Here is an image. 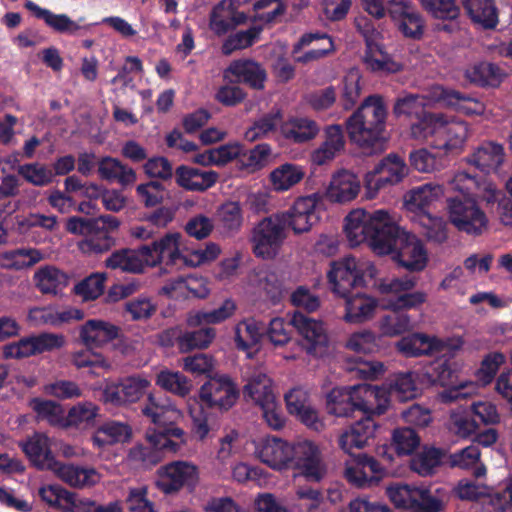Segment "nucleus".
Segmentation results:
<instances>
[{"mask_svg":"<svg viewBox=\"0 0 512 512\" xmlns=\"http://www.w3.org/2000/svg\"><path fill=\"white\" fill-rule=\"evenodd\" d=\"M351 458L352 463H347L345 469V477L349 483L358 488H365L380 481L384 469L374 457L359 452Z\"/></svg>","mask_w":512,"mask_h":512,"instance_id":"obj_19","label":"nucleus"},{"mask_svg":"<svg viewBox=\"0 0 512 512\" xmlns=\"http://www.w3.org/2000/svg\"><path fill=\"white\" fill-rule=\"evenodd\" d=\"M447 347V341L418 332L403 336L396 343L397 350L407 358L441 353Z\"/></svg>","mask_w":512,"mask_h":512,"instance_id":"obj_21","label":"nucleus"},{"mask_svg":"<svg viewBox=\"0 0 512 512\" xmlns=\"http://www.w3.org/2000/svg\"><path fill=\"white\" fill-rule=\"evenodd\" d=\"M316 194L297 199L292 208L284 212L287 215V228L291 227L295 233H304L318 220Z\"/></svg>","mask_w":512,"mask_h":512,"instance_id":"obj_26","label":"nucleus"},{"mask_svg":"<svg viewBox=\"0 0 512 512\" xmlns=\"http://www.w3.org/2000/svg\"><path fill=\"white\" fill-rule=\"evenodd\" d=\"M406 233L405 229L392 221L386 210H376L367 244L378 255L392 254L397 245L402 243V234Z\"/></svg>","mask_w":512,"mask_h":512,"instance_id":"obj_10","label":"nucleus"},{"mask_svg":"<svg viewBox=\"0 0 512 512\" xmlns=\"http://www.w3.org/2000/svg\"><path fill=\"white\" fill-rule=\"evenodd\" d=\"M282 132L287 139L302 143L315 136V123L306 118H293L282 126Z\"/></svg>","mask_w":512,"mask_h":512,"instance_id":"obj_55","label":"nucleus"},{"mask_svg":"<svg viewBox=\"0 0 512 512\" xmlns=\"http://www.w3.org/2000/svg\"><path fill=\"white\" fill-rule=\"evenodd\" d=\"M98 406L92 402H81L74 405L65 417L64 426H80L94 421L98 415Z\"/></svg>","mask_w":512,"mask_h":512,"instance_id":"obj_62","label":"nucleus"},{"mask_svg":"<svg viewBox=\"0 0 512 512\" xmlns=\"http://www.w3.org/2000/svg\"><path fill=\"white\" fill-rule=\"evenodd\" d=\"M425 99L419 95L408 94L403 97H398L393 106V114L398 119H405L408 124L425 108Z\"/></svg>","mask_w":512,"mask_h":512,"instance_id":"obj_52","label":"nucleus"},{"mask_svg":"<svg viewBox=\"0 0 512 512\" xmlns=\"http://www.w3.org/2000/svg\"><path fill=\"white\" fill-rule=\"evenodd\" d=\"M345 299L344 320L347 323L360 324L372 318L377 301L360 291L351 293Z\"/></svg>","mask_w":512,"mask_h":512,"instance_id":"obj_31","label":"nucleus"},{"mask_svg":"<svg viewBox=\"0 0 512 512\" xmlns=\"http://www.w3.org/2000/svg\"><path fill=\"white\" fill-rule=\"evenodd\" d=\"M105 265L110 269H119L128 273H142L148 268L142 246L138 249L123 248L114 251L105 260Z\"/></svg>","mask_w":512,"mask_h":512,"instance_id":"obj_30","label":"nucleus"},{"mask_svg":"<svg viewBox=\"0 0 512 512\" xmlns=\"http://www.w3.org/2000/svg\"><path fill=\"white\" fill-rule=\"evenodd\" d=\"M450 428L457 436L471 439L479 429V423L472 412L467 409L451 414Z\"/></svg>","mask_w":512,"mask_h":512,"instance_id":"obj_58","label":"nucleus"},{"mask_svg":"<svg viewBox=\"0 0 512 512\" xmlns=\"http://www.w3.org/2000/svg\"><path fill=\"white\" fill-rule=\"evenodd\" d=\"M415 285L416 280L414 278L405 277L381 280L377 287L381 294H398L396 299L391 302L390 307L403 311L417 308L426 301L427 295L425 292H407Z\"/></svg>","mask_w":512,"mask_h":512,"instance_id":"obj_16","label":"nucleus"},{"mask_svg":"<svg viewBox=\"0 0 512 512\" xmlns=\"http://www.w3.org/2000/svg\"><path fill=\"white\" fill-rule=\"evenodd\" d=\"M94 348L76 351L72 354V363L78 368H101L105 371L111 369V363L100 353L94 352Z\"/></svg>","mask_w":512,"mask_h":512,"instance_id":"obj_64","label":"nucleus"},{"mask_svg":"<svg viewBox=\"0 0 512 512\" xmlns=\"http://www.w3.org/2000/svg\"><path fill=\"white\" fill-rule=\"evenodd\" d=\"M19 174L34 185H45L53 178V170L44 162H26L18 167Z\"/></svg>","mask_w":512,"mask_h":512,"instance_id":"obj_60","label":"nucleus"},{"mask_svg":"<svg viewBox=\"0 0 512 512\" xmlns=\"http://www.w3.org/2000/svg\"><path fill=\"white\" fill-rule=\"evenodd\" d=\"M141 411L158 427L177 423L183 418V412L169 398L157 397L152 393L148 395Z\"/></svg>","mask_w":512,"mask_h":512,"instance_id":"obj_22","label":"nucleus"},{"mask_svg":"<svg viewBox=\"0 0 512 512\" xmlns=\"http://www.w3.org/2000/svg\"><path fill=\"white\" fill-rule=\"evenodd\" d=\"M292 453V443L275 436L264 437L254 442L255 456L275 470L288 468Z\"/></svg>","mask_w":512,"mask_h":512,"instance_id":"obj_17","label":"nucleus"},{"mask_svg":"<svg viewBox=\"0 0 512 512\" xmlns=\"http://www.w3.org/2000/svg\"><path fill=\"white\" fill-rule=\"evenodd\" d=\"M51 445V439L40 432L19 443L33 465L38 469L54 472L58 478L72 487L89 488L101 481V473L93 467L58 462L51 451Z\"/></svg>","mask_w":512,"mask_h":512,"instance_id":"obj_3","label":"nucleus"},{"mask_svg":"<svg viewBox=\"0 0 512 512\" xmlns=\"http://www.w3.org/2000/svg\"><path fill=\"white\" fill-rule=\"evenodd\" d=\"M287 215L275 213L259 221L252 230L254 254L262 259L276 257L287 238Z\"/></svg>","mask_w":512,"mask_h":512,"instance_id":"obj_5","label":"nucleus"},{"mask_svg":"<svg viewBox=\"0 0 512 512\" xmlns=\"http://www.w3.org/2000/svg\"><path fill=\"white\" fill-rule=\"evenodd\" d=\"M439 194V187L425 184L412 189L406 196L405 205L408 210L429 216V206Z\"/></svg>","mask_w":512,"mask_h":512,"instance_id":"obj_45","label":"nucleus"},{"mask_svg":"<svg viewBox=\"0 0 512 512\" xmlns=\"http://www.w3.org/2000/svg\"><path fill=\"white\" fill-rule=\"evenodd\" d=\"M64 345L65 337L62 334L44 332L4 345L2 355L6 359H23L60 349Z\"/></svg>","mask_w":512,"mask_h":512,"instance_id":"obj_8","label":"nucleus"},{"mask_svg":"<svg viewBox=\"0 0 512 512\" xmlns=\"http://www.w3.org/2000/svg\"><path fill=\"white\" fill-rule=\"evenodd\" d=\"M363 61L372 72L398 73L403 70V64L396 61L377 41L365 48Z\"/></svg>","mask_w":512,"mask_h":512,"instance_id":"obj_33","label":"nucleus"},{"mask_svg":"<svg viewBox=\"0 0 512 512\" xmlns=\"http://www.w3.org/2000/svg\"><path fill=\"white\" fill-rule=\"evenodd\" d=\"M176 180L187 190L204 191L215 184L217 174L211 170L180 166L176 170Z\"/></svg>","mask_w":512,"mask_h":512,"instance_id":"obj_35","label":"nucleus"},{"mask_svg":"<svg viewBox=\"0 0 512 512\" xmlns=\"http://www.w3.org/2000/svg\"><path fill=\"white\" fill-rule=\"evenodd\" d=\"M359 191L358 177L349 171L341 170L333 175L325 197L331 202L343 204L355 199Z\"/></svg>","mask_w":512,"mask_h":512,"instance_id":"obj_28","label":"nucleus"},{"mask_svg":"<svg viewBox=\"0 0 512 512\" xmlns=\"http://www.w3.org/2000/svg\"><path fill=\"white\" fill-rule=\"evenodd\" d=\"M448 218L460 232L479 236L488 226L485 212L478 206L475 199L456 196L447 199Z\"/></svg>","mask_w":512,"mask_h":512,"instance_id":"obj_6","label":"nucleus"},{"mask_svg":"<svg viewBox=\"0 0 512 512\" xmlns=\"http://www.w3.org/2000/svg\"><path fill=\"white\" fill-rule=\"evenodd\" d=\"M263 327L254 319H247L237 324L235 328V342L239 349L247 351V356L252 357L248 350L258 344L262 337Z\"/></svg>","mask_w":512,"mask_h":512,"instance_id":"obj_46","label":"nucleus"},{"mask_svg":"<svg viewBox=\"0 0 512 512\" xmlns=\"http://www.w3.org/2000/svg\"><path fill=\"white\" fill-rule=\"evenodd\" d=\"M261 31V27L252 26L247 30H241L229 35L222 44V53L224 55H230L236 50H241L252 46L259 37Z\"/></svg>","mask_w":512,"mask_h":512,"instance_id":"obj_53","label":"nucleus"},{"mask_svg":"<svg viewBox=\"0 0 512 512\" xmlns=\"http://www.w3.org/2000/svg\"><path fill=\"white\" fill-rule=\"evenodd\" d=\"M419 487L404 483H395L386 488V495L397 508L411 510L415 506Z\"/></svg>","mask_w":512,"mask_h":512,"instance_id":"obj_51","label":"nucleus"},{"mask_svg":"<svg viewBox=\"0 0 512 512\" xmlns=\"http://www.w3.org/2000/svg\"><path fill=\"white\" fill-rule=\"evenodd\" d=\"M146 440L148 445L137 444L128 453L129 460L142 467L147 468L158 464L163 459L164 452L176 453L179 451L178 444L168 441L161 434H156L155 430L147 431Z\"/></svg>","mask_w":512,"mask_h":512,"instance_id":"obj_13","label":"nucleus"},{"mask_svg":"<svg viewBox=\"0 0 512 512\" xmlns=\"http://www.w3.org/2000/svg\"><path fill=\"white\" fill-rule=\"evenodd\" d=\"M345 145L343 129L340 125L328 126L325 130V140L322 142V160L335 157Z\"/></svg>","mask_w":512,"mask_h":512,"instance_id":"obj_63","label":"nucleus"},{"mask_svg":"<svg viewBox=\"0 0 512 512\" xmlns=\"http://www.w3.org/2000/svg\"><path fill=\"white\" fill-rule=\"evenodd\" d=\"M467 79L478 86H498L501 82L502 70L497 64L479 62L468 68L465 73Z\"/></svg>","mask_w":512,"mask_h":512,"instance_id":"obj_44","label":"nucleus"},{"mask_svg":"<svg viewBox=\"0 0 512 512\" xmlns=\"http://www.w3.org/2000/svg\"><path fill=\"white\" fill-rule=\"evenodd\" d=\"M119 334V328L104 320L92 319L86 321L79 328V338L87 348H101Z\"/></svg>","mask_w":512,"mask_h":512,"instance_id":"obj_25","label":"nucleus"},{"mask_svg":"<svg viewBox=\"0 0 512 512\" xmlns=\"http://www.w3.org/2000/svg\"><path fill=\"white\" fill-rule=\"evenodd\" d=\"M35 287L44 295H57L69 283L68 275L59 268L45 265L38 268L33 275Z\"/></svg>","mask_w":512,"mask_h":512,"instance_id":"obj_32","label":"nucleus"},{"mask_svg":"<svg viewBox=\"0 0 512 512\" xmlns=\"http://www.w3.org/2000/svg\"><path fill=\"white\" fill-rule=\"evenodd\" d=\"M410 328V316L399 309L392 308V311L380 320L381 332L386 336L400 335L407 332Z\"/></svg>","mask_w":512,"mask_h":512,"instance_id":"obj_54","label":"nucleus"},{"mask_svg":"<svg viewBox=\"0 0 512 512\" xmlns=\"http://www.w3.org/2000/svg\"><path fill=\"white\" fill-rule=\"evenodd\" d=\"M215 336V329L211 327L185 332L178 337V348L182 353H187L194 349H205L212 343Z\"/></svg>","mask_w":512,"mask_h":512,"instance_id":"obj_50","label":"nucleus"},{"mask_svg":"<svg viewBox=\"0 0 512 512\" xmlns=\"http://www.w3.org/2000/svg\"><path fill=\"white\" fill-rule=\"evenodd\" d=\"M402 240L393 252V259L409 271L423 270L427 264V253L422 242L408 231L402 234Z\"/></svg>","mask_w":512,"mask_h":512,"instance_id":"obj_20","label":"nucleus"},{"mask_svg":"<svg viewBox=\"0 0 512 512\" xmlns=\"http://www.w3.org/2000/svg\"><path fill=\"white\" fill-rule=\"evenodd\" d=\"M444 455L445 451L441 448L424 446L422 451L411 459V469L423 477L431 476L441 465Z\"/></svg>","mask_w":512,"mask_h":512,"instance_id":"obj_43","label":"nucleus"},{"mask_svg":"<svg viewBox=\"0 0 512 512\" xmlns=\"http://www.w3.org/2000/svg\"><path fill=\"white\" fill-rule=\"evenodd\" d=\"M132 437L131 427L122 422L108 421L100 425L91 437L92 444L100 451L109 446L128 442Z\"/></svg>","mask_w":512,"mask_h":512,"instance_id":"obj_29","label":"nucleus"},{"mask_svg":"<svg viewBox=\"0 0 512 512\" xmlns=\"http://www.w3.org/2000/svg\"><path fill=\"white\" fill-rule=\"evenodd\" d=\"M426 375L433 385L453 387V389L444 390L441 393V399L443 402H452L459 397L460 391L455 388L457 385L456 370L452 368L449 359H437L431 362V364L426 368Z\"/></svg>","mask_w":512,"mask_h":512,"instance_id":"obj_24","label":"nucleus"},{"mask_svg":"<svg viewBox=\"0 0 512 512\" xmlns=\"http://www.w3.org/2000/svg\"><path fill=\"white\" fill-rule=\"evenodd\" d=\"M361 74L358 69H350L341 82L339 105L344 110L352 109L358 102L361 94Z\"/></svg>","mask_w":512,"mask_h":512,"instance_id":"obj_47","label":"nucleus"},{"mask_svg":"<svg viewBox=\"0 0 512 512\" xmlns=\"http://www.w3.org/2000/svg\"><path fill=\"white\" fill-rule=\"evenodd\" d=\"M388 399L384 398L383 402L379 401L375 408L369 410L368 413L361 414L360 419L352 424L339 437L340 448L350 456L357 455L353 450H361L368 445L369 440L373 439L378 428L374 415H382L388 408Z\"/></svg>","mask_w":512,"mask_h":512,"instance_id":"obj_7","label":"nucleus"},{"mask_svg":"<svg viewBox=\"0 0 512 512\" xmlns=\"http://www.w3.org/2000/svg\"><path fill=\"white\" fill-rule=\"evenodd\" d=\"M410 136L416 140H424L429 136L445 134L442 139L429 148L412 150L408 160H437L443 156L457 155L466 140L467 127L463 123L448 126V119L443 113L424 110L409 123Z\"/></svg>","mask_w":512,"mask_h":512,"instance_id":"obj_1","label":"nucleus"},{"mask_svg":"<svg viewBox=\"0 0 512 512\" xmlns=\"http://www.w3.org/2000/svg\"><path fill=\"white\" fill-rule=\"evenodd\" d=\"M199 396L208 407L227 411L236 403L239 392L230 378L219 377L203 384Z\"/></svg>","mask_w":512,"mask_h":512,"instance_id":"obj_18","label":"nucleus"},{"mask_svg":"<svg viewBox=\"0 0 512 512\" xmlns=\"http://www.w3.org/2000/svg\"><path fill=\"white\" fill-rule=\"evenodd\" d=\"M390 393L401 402L412 400L418 395V388L411 372L399 373L390 383Z\"/></svg>","mask_w":512,"mask_h":512,"instance_id":"obj_56","label":"nucleus"},{"mask_svg":"<svg viewBox=\"0 0 512 512\" xmlns=\"http://www.w3.org/2000/svg\"><path fill=\"white\" fill-rule=\"evenodd\" d=\"M392 441L399 456L412 455L420 445V436L413 428L401 427L394 430Z\"/></svg>","mask_w":512,"mask_h":512,"instance_id":"obj_57","label":"nucleus"},{"mask_svg":"<svg viewBox=\"0 0 512 512\" xmlns=\"http://www.w3.org/2000/svg\"><path fill=\"white\" fill-rule=\"evenodd\" d=\"M304 177V172L296 165L284 163L274 169L270 174V180L274 190L287 191Z\"/></svg>","mask_w":512,"mask_h":512,"instance_id":"obj_49","label":"nucleus"},{"mask_svg":"<svg viewBox=\"0 0 512 512\" xmlns=\"http://www.w3.org/2000/svg\"><path fill=\"white\" fill-rule=\"evenodd\" d=\"M387 107L383 97L377 94L366 97L347 118L349 139L364 156H374L386 148Z\"/></svg>","mask_w":512,"mask_h":512,"instance_id":"obj_2","label":"nucleus"},{"mask_svg":"<svg viewBox=\"0 0 512 512\" xmlns=\"http://www.w3.org/2000/svg\"><path fill=\"white\" fill-rule=\"evenodd\" d=\"M373 397L377 403L383 402L385 392L369 385H354L351 387L334 388L327 395V412L336 417H356L368 413L376 405L365 399L361 393Z\"/></svg>","mask_w":512,"mask_h":512,"instance_id":"obj_4","label":"nucleus"},{"mask_svg":"<svg viewBox=\"0 0 512 512\" xmlns=\"http://www.w3.org/2000/svg\"><path fill=\"white\" fill-rule=\"evenodd\" d=\"M418 494L411 512H442L449 500V492L443 487H419Z\"/></svg>","mask_w":512,"mask_h":512,"instance_id":"obj_39","label":"nucleus"},{"mask_svg":"<svg viewBox=\"0 0 512 512\" xmlns=\"http://www.w3.org/2000/svg\"><path fill=\"white\" fill-rule=\"evenodd\" d=\"M98 173L101 179L128 185L136 180L134 170L123 162H98Z\"/></svg>","mask_w":512,"mask_h":512,"instance_id":"obj_48","label":"nucleus"},{"mask_svg":"<svg viewBox=\"0 0 512 512\" xmlns=\"http://www.w3.org/2000/svg\"><path fill=\"white\" fill-rule=\"evenodd\" d=\"M236 310V305L231 299H226L222 305L212 311H200L189 322L192 325L217 324L230 318Z\"/></svg>","mask_w":512,"mask_h":512,"instance_id":"obj_59","label":"nucleus"},{"mask_svg":"<svg viewBox=\"0 0 512 512\" xmlns=\"http://www.w3.org/2000/svg\"><path fill=\"white\" fill-rule=\"evenodd\" d=\"M327 277L333 292L340 297H347L353 290L362 289L367 285L365 273L358 267L354 257L332 262Z\"/></svg>","mask_w":512,"mask_h":512,"instance_id":"obj_11","label":"nucleus"},{"mask_svg":"<svg viewBox=\"0 0 512 512\" xmlns=\"http://www.w3.org/2000/svg\"><path fill=\"white\" fill-rule=\"evenodd\" d=\"M114 245V239L106 230L91 225L84 238L77 243L81 253L85 255H97L109 251Z\"/></svg>","mask_w":512,"mask_h":512,"instance_id":"obj_40","label":"nucleus"},{"mask_svg":"<svg viewBox=\"0 0 512 512\" xmlns=\"http://www.w3.org/2000/svg\"><path fill=\"white\" fill-rule=\"evenodd\" d=\"M182 235L178 232H167L163 236L153 240L151 244L143 245V253L146 256L148 267H157L162 263L176 265L183 263L185 254L181 251Z\"/></svg>","mask_w":512,"mask_h":512,"instance_id":"obj_12","label":"nucleus"},{"mask_svg":"<svg viewBox=\"0 0 512 512\" xmlns=\"http://www.w3.org/2000/svg\"><path fill=\"white\" fill-rule=\"evenodd\" d=\"M462 6L470 19L485 29L497 26L498 9L494 0H461Z\"/></svg>","mask_w":512,"mask_h":512,"instance_id":"obj_34","label":"nucleus"},{"mask_svg":"<svg viewBox=\"0 0 512 512\" xmlns=\"http://www.w3.org/2000/svg\"><path fill=\"white\" fill-rule=\"evenodd\" d=\"M33 410L37 413V417L47 421L51 425L64 426V412L58 403L51 400L35 399L31 403Z\"/></svg>","mask_w":512,"mask_h":512,"instance_id":"obj_61","label":"nucleus"},{"mask_svg":"<svg viewBox=\"0 0 512 512\" xmlns=\"http://www.w3.org/2000/svg\"><path fill=\"white\" fill-rule=\"evenodd\" d=\"M199 482V468L192 462L176 461L162 468L158 487L165 493L179 491L182 487L194 489Z\"/></svg>","mask_w":512,"mask_h":512,"instance_id":"obj_14","label":"nucleus"},{"mask_svg":"<svg viewBox=\"0 0 512 512\" xmlns=\"http://www.w3.org/2000/svg\"><path fill=\"white\" fill-rule=\"evenodd\" d=\"M408 172L406 162H379L373 171L365 175L366 198L373 199L381 189L401 182Z\"/></svg>","mask_w":512,"mask_h":512,"instance_id":"obj_15","label":"nucleus"},{"mask_svg":"<svg viewBox=\"0 0 512 512\" xmlns=\"http://www.w3.org/2000/svg\"><path fill=\"white\" fill-rule=\"evenodd\" d=\"M244 396L249 397L257 406L276 398L272 380L262 370L253 372L243 389Z\"/></svg>","mask_w":512,"mask_h":512,"instance_id":"obj_38","label":"nucleus"},{"mask_svg":"<svg viewBox=\"0 0 512 512\" xmlns=\"http://www.w3.org/2000/svg\"><path fill=\"white\" fill-rule=\"evenodd\" d=\"M43 259V254L37 249H16L0 254V266L9 270L29 268Z\"/></svg>","mask_w":512,"mask_h":512,"instance_id":"obj_42","label":"nucleus"},{"mask_svg":"<svg viewBox=\"0 0 512 512\" xmlns=\"http://www.w3.org/2000/svg\"><path fill=\"white\" fill-rule=\"evenodd\" d=\"M290 324L295 327L302 336V346L307 353L315 355L319 346L320 324L301 312L293 314Z\"/></svg>","mask_w":512,"mask_h":512,"instance_id":"obj_37","label":"nucleus"},{"mask_svg":"<svg viewBox=\"0 0 512 512\" xmlns=\"http://www.w3.org/2000/svg\"><path fill=\"white\" fill-rule=\"evenodd\" d=\"M24 6L36 18L42 19L48 27L58 33L74 34L81 29V26L66 14H55L46 8L40 7L31 0H26Z\"/></svg>","mask_w":512,"mask_h":512,"instance_id":"obj_36","label":"nucleus"},{"mask_svg":"<svg viewBox=\"0 0 512 512\" xmlns=\"http://www.w3.org/2000/svg\"><path fill=\"white\" fill-rule=\"evenodd\" d=\"M375 217L376 210L370 213L364 209H354L345 217L343 230L351 247L367 243Z\"/></svg>","mask_w":512,"mask_h":512,"instance_id":"obj_23","label":"nucleus"},{"mask_svg":"<svg viewBox=\"0 0 512 512\" xmlns=\"http://www.w3.org/2000/svg\"><path fill=\"white\" fill-rule=\"evenodd\" d=\"M155 383L161 389L184 398L192 391V382L179 371L163 369L157 373Z\"/></svg>","mask_w":512,"mask_h":512,"instance_id":"obj_41","label":"nucleus"},{"mask_svg":"<svg viewBox=\"0 0 512 512\" xmlns=\"http://www.w3.org/2000/svg\"><path fill=\"white\" fill-rule=\"evenodd\" d=\"M227 72L235 77L236 83H242L254 90H263L267 80L264 67L251 59H239L230 63Z\"/></svg>","mask_w":512,"mask_h":512,"instance_id":"obj_27","label":"nucleus"},{"mask_svg":"<svg viewBox=\"0 0 512 512\" xmlns=\"http://www.w3.org/2000/svg\"><path fill=\"white\" fill-rule=\"evenodd\" d=\"M293 453L289 465L295 476L308 483L318 485L320 482V447L309 439H299L292 443Z\"/></svg>","mask_w":512,"mask_h":512,"instance_id":"obj_9","label":"nucleus"}]
</instances>
